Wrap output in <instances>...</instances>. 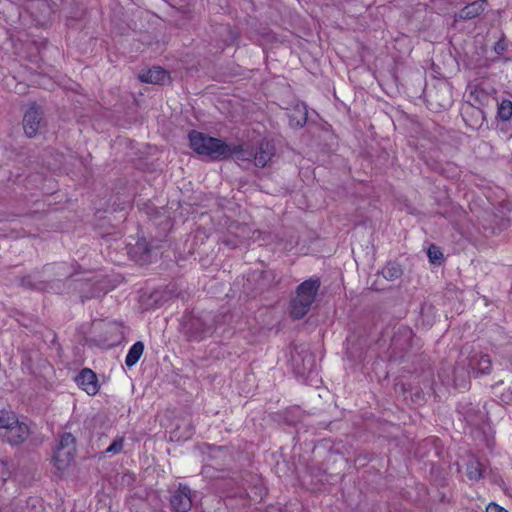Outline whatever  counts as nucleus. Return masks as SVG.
<instances>
[{
  "label": "nucleus",
  "mask_w": 512,
  "mask_h": 512,
  "mask_svg": "<svg viewBox=\"0 0 512 512\" xmlns=\"http://www.w3.org/2000/svg\"><path fill=\"white\" fill-rule=\"evenodd\" d=\"M486 512H508V511L505 508H503L502 506H500L494 502H491L487 505Z\"/></svg>",
  "instance_id": "nucleus-27"
},
{
  "label": "nucleus",
  "mask_w": 512,
  "mask_h": 512,
  "mask_svg": "<svg viewBox=\"0 0 512 512\" xmlns=\"http://www.w3.org/2000/svg\"><path fill=\"white\" fill-rule=\"evenodd\" d=\"M290 126L294 128L303 127L308 118L307 107L305 104H296L293 109L290 110L289 114Z\"/></svg>",
  "instance_id": "nucleus-12"
},
{
  "label": "nucleus",
  "mask_w": 512,
  "mask_h": 512,
  "mask_svg": "<svg viewBox=\"0 0 512 512\" xmlns=\"http://www.w3.org/2000/svg\"><path fill=\"white\" fill-rule=\"evenodd\" d=\"M210 333V327L206 326L201 320L194 319L187 330V337L191 341H201Z\"/></svg>",
  "instance_id": "nucleus-13"
},
{
  "label": "nucleus",
  "mask_w": 512,
  "mask_h": 512,
  "mask_svg": "<svg viewBox=\"0 0 512 512\" xmlns=\"http://www.w3.org/2000/svg\"><path fill=\"white\" fill-rule=\"evenodd\" d=\"M42 111L36 105L30 106L23 117V129L28 137H34L42 125Z\"/></svg>",
  "instance_id": "nucleus-6"
},
{
  "label": "nucleus",
  "mask_w": 512,
  "mask_h": 512,
  "mask_svg": "<svg viewBox=\"0 0 512 512\" xmlns=\"http://www.w3.org/2000/svg\"><path fill=\"white\" fill-rule=\"evenodd\" d=\"M144 351V344L141 341L135 342L130 349L125 358V364L127 367L134 366L142 356Z\"/></svg>",
  "instance_id": "nucleus-15"
},
{
  "label": "nucleus",
  "mask_w": 512,
  "mask_h": 512,
  "mask_svg": "<svg viewBox=\"0 0 512 512\" xmlns=\"http://www.w3.org/2000/svg\"><path fill=\"white\" fill-rule=\"evenodd\" d=\"M75 381L78 387L85 391L88 395H96L99 391L97 375L89 368L82 369L76 376Z\"/></svg>",
  "instance_id": "nucleus-7"
},
{
  "label": "nucleus",
  "mask_w": 512,
  "mask_h": 512,
  "mask_svg": "<svg viewBox=\"0 0 512 512\" xmlns=\"http://www.w3.org/2000/svg\"><path fill=\"white\" fill-rule=\"evenodd\" d=\"M230 34H231V37H232L231 41L233 42L237 35L234 32H232V31H230Z\"/></svg>",
  "instance_id": "nucleus-31"
},
{
  "label": "nucleus",
  "mask_w": 512,
  "mask_h": 512,
  "mask_svg": "<svg viewBox=\"0 0 512 512\" xmlns=\"http://www.w3.org/2000/svg\"><path fill=\"white\" fill-rule=\"evenodd\" d=\"M485 5L486 0H477L467 4L464 8H462L458 13L455 14V21L473 19L479 16L484 12Z\"/></svg>",
  "instance_id": "nucleus-11"
},
{
  "label": "nucleus",
  "mask_w": 512,
  "mask_h": 512,
  "mask_svg": "<svg viewBox=\"0 0 512 512\" xmlns=\"http://www.w3.org/2000/svg\"><path fill=\"white\" fill-rule=\"evenodd\" d=\"M75 452L65 450L62 448H56L53 454L54 465L59 471H64L68 468L72 460L74 459Z\"/></svg>",
  "instance_id": "nucleus-14"
},
{
  "label": "nucleus",
  "mask_w": 512,
  "mask_h": 512,
  "mask_svg": "<svg viewBox=\"0 0 512 512\" xmlns=\"http://www.w3.org/2000/svg\"><path fill=\"white\" fill-rule=\"evenodd\" d=\"M507 49V44L504 38L497 41L494 45V51L497 55H502Z\"/></svg>",
  "instance_id": "nucleus-26"
},
{
  "label": "nucleus",
  "mask_w": 512,
  "mask_h": 512,
  "mask_svg": "<svg viewBox=\"0 0 512 512\" xmlns=\"http://www.w3.org/2000/svg\"><path fill=\"white\" fill-rule=\"evenodd\" d=\"M428 257L430 262L436 263L438 260L443 258V254L437 246L431 245L428 249Z\"/></svg>",
  "instance_id": "nucleus-25"
},
{
  "label": "nucleus",
  "mask_w": 512,
  "mask_h": 512,
  "mask_svg": "<svg viewBox=\"0 0 512 512\" xmlns=\"http://www.w3.org/2000/svg\"><path fill=\"white\" fill-rule=\"evenodd\" d=\"M403 332H404V334H405V335H407V336H410V335H411V331H410V330H408V329H406V328H404V329H403Z\"/></svg>",
  "instance_id": "nucleus-30"
},
{
  "label": "nucleus",
  "mask_w": 512,
  "mask_h": 512,
  "mask_svg": "<svg viewBox=\"0 0 512 512\" xmlns=\"http://www.w3.org/2000/svg\"><path fill=\"white\" fill-rule=\"evenodd\" d=\"M225 243L230 246L231 248H236L237 247V244L234 243L233 241H230V240H226Z\"/></svg>",
  "instance_id": "nucleus-29"
},
{
  "label": "nucleus",
  "mask_w": 512,
  "mask_h": 512,
  "mask_svg": "<svg viewBox=\"0 0 512 512\" xmlns=\"http://www.w3.org/2000/svg\"><path fill=\"white\" fill-rule=\"evenodd\" d=\"M403 274L401 265L395 261H390L382 269L383 277L388 281H394L400 278Z\"/></svg>",
  "instance_id": "nucleus-16"
},
{
  "label": "nucleus",
  "mask_w": 512,
  "mask_h": 512,
  "mask_svg": "<svg viewBox=\"0 0 512 512\" xmlns=\"http://www.w3.org/2000/svg\"><path fill=\"white\" fill-rule=\"evenodd\" d=\"M497 117L503 122H507L512 118V101L511 100L503 99L498 104Z\"/></svg>",
  "instance_id": "nucleus-19"
},
{
  "label": "nucleus",
  "mask_w": 512,
  "mask_h": 512,
  "mask_svg": "<svg viewBox=\"0 0 512 512\" xmlns=\"http://www.w3.org/2000/svg\"><path fill=\"white\" fill-rule=\"evenodd\" d=\"M35 3H38L39 5L43 6L44 7V12H49L50 11V7L48 5V1L47 0H36ZM32 5H34V2L32 3Z\"/></svg>",
  "instance_id": "nucleus-28"
},
{
  "label": "nucleus",
  "mask_w": 512,
  "mask_h": 512,
  "mask_svg": "<svg viewBox=\"0 0 512 512\" xmlns=\"http://www.w3.org/2000/svg\"><path fill=\"white\" fill-rule=\"evenodd\" d=\"M139 79L144 83L163 85L169 80V74L162 67L154 66L141 73Z\"/></svg>",
  "instance_id": "nucleus-9"
},
{
  "label": "nucleus",
  "mask_w": 512,
  "mask_h": 512,
  "mask_svg": "<svg viewBox=\"0 0 512 512\" xmlns=\"http://www.w3.org/2000/svg\"><path fill=\"white\" fill-rule=\"evenodd\" d=\"M169 504L172 512H189L192 508V491L187 484L179 483L169 490Z\"/></svg>",
  "instance_id": "nucleus-5"
},
{
  "label": "nucleus",
  "mask_w": 512,
  "mask_h": 512,
  "mask_svg": "<svg viewBox=\"0 0 512 512\" xmlns=\"http://www.w3.org/2000/svg\"><path fill=\"white\" fill-rule=\"evenodd\" d=\"M303 367L302 368H297V373L304 376L305 374L307 373H310L313 369V366L315 364V360H314V357L308 353V352H305L303 358Z\"/></svg>",
  "instance_id": "nucleus-23"
},
{
  "label": "nucleus",
  "mask_w": 512,
  "mask_h": 512,
  "mask_svg": "<svg viewBox=\"0 0 512 512\" xmlns=\"http://www.w3.org/2000/svg\"><path fill=\"white\" fill-rule=\"evenodd\" d=\"M124 447V437L118 436L116 437L113 442L106 448L104 451L105 454H120L123 451Z\"/></svg>",
  "instance_id": "nucleus-24"
},
{
  "label": "nucleus",
  "mask_w": 512,
  "mask_h": 512,
  "mask_svg": "<svg viewBox=\"0 0 512 512\" xmlns=\"http://www.w3.org/2000/svg\"><path fill=\"white\" fill-rule=\"evenodd\" d=\"M131 253L134 255L139 254L137 261L146 262L149 258L150 249L145 240L138 241L134 248H132Z\"/></svg>",
  "instance_id": "nucleus-20"
},
{
  "label": "nucleus",
  "mask_w": 512,
  "mask_h": 512,
  "mask_svg": "<svg viewBox=\"0 0 512 512\" xmlns=\"http://www.w3.org/2000/svg\"><path fill=\"white\" fill-rule=\"evenodd\" d=\"M478 352H473L472 354L464 357V352L461 353L460 360L464 362L466 367L470 370V373L476 376V368L478 366Z\"/></svg>",
  "instance_id": "nucleus-22"
},
{
  "label": "nucleus",
  "mask_w": 512,
  "mask_h": 512,
  "mask_svg": "<svg viewBox=\"0 0 512 512\" xmlns=\"http://www.w3.org/2000/svg\"><path fill=\"white\" fill-rule=\"evenodd\" d=\"M56 448L76 452L75 437L71 433H63Z\"/></svg>",
  "instance_id": "nucleus-21"
},
{
  "label": "nucleus",
  "mask_w": 512,
  "mask_h": 512,
  "mask_svg": "<svg viewBox=\"0 0 512 512\" xmlns=\"http://www.w3.org/2000/svg\"><path fill=\"white\" fill-rule=\"evenodd\" d=\"M30 435V429L24 422L16 420V424L11 426L9 430L1 433V437L11 445L22 444Z\"/></svg>",
  "instance_id": "nucleus-8"
},
{
  "label": "nucleus",
  "mask_w": 512,
  "mask_h": 512,
  "mask_svg": "<svg viewBox=\"0 0 512 512\" xmlns=\"http://www.w3.org/2000/svg\"><path fill=\"white\" fill-rule=\"evenodd\" d=\"M470 370L460 359L452 369L441 368L438 378L447 386H454L457 389H467L469 386Z\"/></svg>",
  "instance_id": "nucleus-4"
},
{
  "label": "nucleus",
  "mask_w": 512,
  "mask_h": 512,
  "mask_svg": "<svg viewBox=\"0 0 512 512\" xmlns=\"http://www.w3.org/2000/svg\"><path fill=\"white\" fill-rule=\"evenodd\" d=\"M320 287L321 280L318 276H312L296 287L295 295L290 301V315L292 318L302 319L308 314Z\"/></svg>",
  "instance_id": "nucleus-3"
},
{
  "label": "nucleus",
  "mask_w": 512,
  "mask_h": 512,
  "mask_svg": "<svg viewBox=\"0 0 512 512\" xmlns=\"http://www.w3.org/2000/svg\"><path fill=\"white\" fill-rule=\"evenodd\" d=\"M478 366L476 368V376L489 374L491 372L492 361L488 354L478 352Z\"/></svg>",
  "instance_id": "nucleus-18"
},
{
  "label": "nucleus",
  "mask_w": 512,
  "mask_h": 512,
  "mask_svg": "<svg viewBox=\"0 0 512 512\" xmlns=\"http://www.w3.org/2000/svg\"><path fill=\"white\" fill-rule=\"evenodd\" d=\"M188 138L194 152L211 160H223L234 156L238 161L254 162L255 148L247 144H227L221 139L196 130L191 131Z\"/></svg>",
  "instance_id": "nucleus-1"
},
{
  "label": "nucleus",
  "mask_w": 512,
  "mask_h": 512,
  "mask_svg": "<svg viewBox=\"0 0 512 512\" xmlns=\"http://www.w3.org/2000/svg\"><path fill=\"white\" fill-rule=\"evenodd\" d=\"M292 361H293V362H296V361H297V359L295 358V356H292Z\"/></svg>",
  "instance_id": "nucleus-33"
},
{
  "label": "nucleus",
  "mask_w": 512,
  "mask_h": 512,
  "mask_svg": "<svg viewBox=\"0 0 512 512\" xmlns=\"http://www.w3.org/2000/svg\"><path fill=\"white\" fill-rule=\"evenodd\" d=\"M274 146L269 141H261L255 149L254 164L263 168L274 156Z\"/></svg>",
  "instance_id": "nucleus-10"
},
{
  "label": "nucleus",
  "mask_w": 512,
  "mask_h": 512,
  "mask_svg": "<svg viewBox=\"0 0 512 512\" xmlns=\"http://www.w3.org/2000/svg\"><path fill=\"white\" fill-rule=\"evenodd\" d=\"M466 475L472 481H478L483 476L482 464L478 460H470L466 464Z\"/></svg>",
  "instance_id": "nucleus-17"
},
{
  "label": "nucleus",
  "mask_w": 512,
  "mask_h": 512,
  "mask_svg": "<svg viewBox=\"0 0 512 512\" xmlns=\"http://www.w3.org/2000/svg\"><path fill=\"white\" fill-rule=\"evenodd\" d=\"M415 397H416L417 399H421V400L423 399V398H422V396H421V393H416V394H415Z\"/></svg>",
  "instance_id": "nucleus-32"
},
{
  "label": "nucleus",
  "mask_w": 512,
  "mask_h": 512,
  "mask_svg": "<svg viewBox=\"0 0 512 512\" xmlns=\"http://www.w3.org/2000/svg\"><path fill=\"white\" fill-rule=\"evenodd\" d=\"M61 278L70 280L71 274L68 272L66 263L47 264L42 271H35L20 279V285L26 289L36 291H53L62 293L65 283Z\"/></svg>",
  "instance_id": "nucleus-2"
}]
</instances>
